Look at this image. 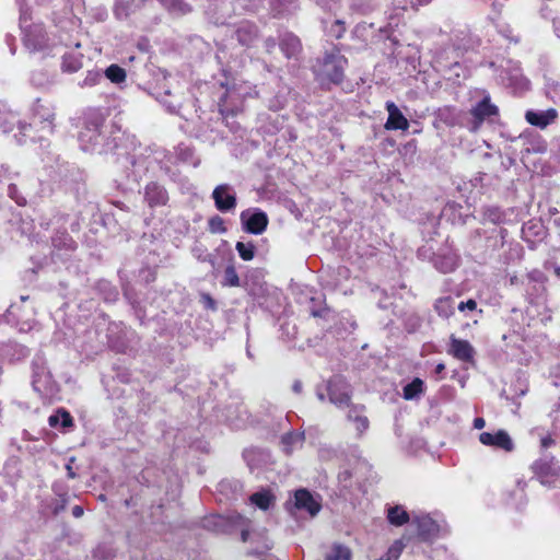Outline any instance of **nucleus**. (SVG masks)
<instances>
[{
    "mask_svg": "<svg viewBox=\"0 0 560 560\" xmlns=\"http://www.w3.org/2000/svg\"><path fill=\"white\" fill-rule=\"evenodd\" d=\"M130 144L131 151H128L126 156L131 165L128 176H131L138 183L149 173L154 174L160 168V159L150 148H142L137 144L133 137Z\"/></svg>",
    "mask_w": 560,
    "mask_h": 560,
    "instance_id": "f257e3e1",
    "label": "nucleus"
},
{
    "mask_svg": "<svg viewBox=\"0 0 560 560\" xmlns=\"http://www.w3.org/2000/svg\"><path fill=\"white\" fill-rule=\"evenodd\" d=\"M105 128L104 118L100 113L90 114L79 136L82 149L98 153L107 152L110 147L105 142Z\"/></svg>",
    "mask_w": 560,
    "mask_h": 560,
    "instance_id": "f03ea898",
    "label": "nucleus"
},
{
    "mask_svg": "<svg viewBox=\"0 0 560 560\" xmlns=\"http://www.w3.org/2000/svg\"><path fill=\"white\" fill-rule=\"evenodd\" d=\"M347 65V59L339 52V50L332 49L331 51H327L320 61L318 77L338 84L343 79V72Z\"/></svg>",
    "mask_w": 560,
    "mask_h": 560,
    "instance_id": "7ed1b4c3",
    "label": "nucleus"
},
{
    "mask_svg": "<svg viewBox=\"0 0 560 560\" xmlns=\"http://www.w3.org/2000/svg\"><path fill=\"white\" fill-rule=\"evenodd\" d=\"M27 12L21 8L20 26L24 34V45L32 51L43 50L48 46V37L42 24H28Z\"/></svg>",
    "mask_w": 560,
    "mask_h": 560,
    "instance_id": "20e7f679",
    "label": "nucleus"
},
{
    "mask_svg": "<svg viewBox=\"0 0 560 560\" xmlns=\"http://www.w3.org/2000/svg\"><path fill=\"white\" fill-rule=\"evenodd\" d=\"M54 117L55 113L51 105L37 100L32 107V121L28 125L21 124L20 128L24 136L26 135V131H30L33 128H39L44 132L51 133L54 131Z\"/></svg>",
    "mask_w": 560,
    "mask_h": 560,
    "instance_id": "39448f33",
    "label": "nucleus"
},
{
    "mask_svg": "<svg viewBox=\"0 0 560 560\" xmlns=\"http://www.w3.org/2000/svg\"><path fill=\"white\" fill-rule=\"evenodd\" d=\"M32 385L34 390L43 396H50L56 392V382L48 371L46 361L42 357H36L32 362Z\"/></svg>",
    "mask_w": 560,
    "mask_h": 560,
    "instance_id": "423d86ee",
    "label": "nucleus"
},
{
    "mask_svg": "<svg viewBox=\"0 0 560 560\" xmlns=\"http://www.w3.org/2000/svg\"><path fill=\"white\" fill-rule=\"evenodd\" d=\"M329 401L342 408L349 406L351 399V387L341 375H334L325 385Z\"/></svg>",
    "mask_w": 560,
    "mask_h": 560,
    "instance_id": "0eeeda50",
    "label": "nucleus"
},
{
    "mask_svg": "<svg viewBox=\"0 0 560 560\" xmlns=\"http://www.w3.org/2000/svg\"><path fill=\"white\" fill-rule=\"evenodd\" d=\"M240 219L244 230L256 235L261 234L268 225L267 214L257 208L242 211Z\"/></svg>",
    "mask_w": 560,
    "mask_h": 560,
    "instance_id": "6e6552de",
    "label": "nucleus"
},
{
    "mask_svg": "<svg viewBox=\"0 0 560 560\" xmlns=\"http://www.w3.org/2000/svg\"><path fill=\"white\" fill-rule=\"evenodd\" d=\"M499 113L498 107L491 103L490 97L487 95L478 102L471 109L472 116L471 126L469 129L474 132L478 131L486 119L497 116Z\"/></svg>",
    "mask_w": 560,
    "mask_h": 560,
    "instance_id": "1a4fd4ad",
    "label": "nucleus"
},
{
    "mask_svg": "<svg viewBox=\"0 0 560 560\" xmlns=\"http://www.w3.org/2000/svg\"><path fill=\"white\" fill-rule=\"evenodd\" d=\"M211 197L220 212H230L236 208V194L229 184L218 185L213 189Z\"/></svg>",
    "mask_w": 560,
    "mask_h": 560,
    "instance_id": "9d476101",
    "label": "nucleus"
},
{
    "mask_svg": "<svg viewBox=\"0 0 560 560\" xmlns=\"http://www.w3.org/2000/svg\"><path fill=\"white\" fill-rule=\"evenodd\" d=\"M479 442L486 446L512 452L514 443L505 430H498L495 433L482 432L479 434Z\"/></svg>",
    "mask_w": 560,
    "mask_h": 560,
    "instance_id": "9b49d317",
    "label": "nucleus"
},
{
    "mask_svg": "<svg viewBox=\"0 0 560 560\" xmlns=\"http://www.w3.org/2000/svg\"><path fill=\"white\" fill-rule=\"evenodd\" d=\"M143 200L150 208L162 207L168 201V192L161 184L150 182L143 189Z\"/></svg>",
    "mask_w": 560,
    "mask_h": 560,
    "instance_id": "f8f14e48",
    "label": "nucleus"
},
{
    "mask_svg": "<svg viewBox=\"0 0 560 560\" xmlns=\"http://www.w3.org/2000/svg\"><path fill=\"white\" fill-rule=\"evenodd\" d=\"M447 352L457 360L464 362L472 361L475 354L472 346L467 340L458 339L454 335H452L450 338V347Z\"/></svg>",
    "mask_w": 560,
    "mask_h": 560,
    "instance_id": "ddd939ff",
    "label": "nucleus"
},
{
    "mask_svg": "<svg viewBox=\"0 0 560 560\" xmlns=\"http://www.w3.org/2000/svg\"><path fill=\"white\" fill-rule=\"evenodd\" d=\"M347 420L353 423L358 436H361L370 427V421L365 415V407L363 405L347 406Z\"/></svg>",
    "mask_w": 560,
    "mask_h": 560,
    "instance_id": "4468645a",
    "label": "nucleus"
},
{
    "mask_svg": "<svg viewBox=\"0 0 560 560\" xmlns=\"http://www.w3.org/2000/svg\"><path fill=\"white\" fill-rule=\"evenodd\" d=\"M294 505L298 510L306 511L311 516H315L320 510V503L306 489L295 491Z\"/></svg>",
    "mask_w": 560,
    "mask_h": 560,
    "instance_id": "2eb2a0df",
    "label": "nucleus"
},
{
    "mask_svg": "<svg viewBox=\"0 0 560 560\" xmlns=\"http://www.w3.org/2000/svg\"><path fill=\"white\" fill-rule=\"evenodd\" d=\"M386 110L388 112V118L385 124L387 130H407L409 128L408 119L402 115L400 109L394 102L388 101L386 103Z\"/></svg>",
    "mask_w": 560,
    "mask_h": 560,
    "instance_id": "dca6fc26",
    "label": "nucleus"
},
{
    "mask_svg": "<svg viewBox=\"0 0 560 560\" xmlns=\"http://www.w3.org/2000/svg\"><path fill=\"white\" fill-rule=\"evenodd\" d=\"M558 116V113L555 108H549L547 110H527L525 114V119L532 126H536L539 128H546L548 125L553 122Z\"/></svg>",
    "mask_w": 560,
    "mask_h": 560,
    "instance_id": "f3484780",
    "label": "nucleus"
},
{
    "mask_svg": "<svg viewBox=\"0 0 560 560\" xmlns=\"http://www.w3.org/2000/svg\"><path fill=\"white\" fill-rule=\"evenodd\" d=\"M412 522L417 525L419 536L423 540H429L439 533L438 523L429 515H415Z\"/></svg>",
    "mask_w": 560,
    "mask_h": 560,
    "instance_id": "a211bd4d",
    "label": "nucleus"
},
{
    "mask_svg": "<svg viewBox=\"0 0 560 560\" xmlns=\"http://www.w3.org/2000/svg\"><path fill=\"white\" fill-rule=\"evenodd\" d=\"M305 442L304 432L290 431L281 438V448L287 455L301 450Z\"/></svg>",
    "mask_w": 560,
    "mask_h": 560,
    "instance_id": "6ab92c4d",
    "label": "nucleus"
},
{
    "mask_svg": "<svg viewBox=\"0 0 560 560\" xmlns=\"http://www.w3.org/2000/svg\"><path fill=\"white\" fill-rule=\"evenodd\" d=\"M147 0H117L114 7V14L118 20L127 19L141 5H144Z\"/></svg>",
    "mask_w": 560,
    "mask_h": 560,
    "instance_id": "aec40b11",
    "label": "nucleus"
},
{
    "mask_svg": "<svg viewBox=\"0 0 560 560\" xmlns=\"http://www.w3.org/2000/svg\"><path fill=\"white\" fill-rule=\"evenodd\" d=\"M433 266L442 273H448L456 269L458 258L455 254H438L432 259Z\"/></svg>",
    "mask_w": 560,
    "mask_h": 560,
    "instance_id": "412c9836",
    "label": "nucleus"
},
{
    "mask_svg": "<svg viewBox=\"0 0 560 560\" xmlns=\"http://www.w3.org/2000/svg\"><path fill=\"white\" fill-rule=\"evenodd\" d=\"M280 48L287 58L295 57L301 50L300 39L291 34H284L280 39Z\"/></svg>",
    "mask_w": 560,
    "mask_h": 560,
    "instance_id": "4be33fe9",
    "label": "nucleus"
},
{
    "mask_svg": "<svg viewBox=\"0 0 560 560\" xmlns=\"http://www.w3.org/2000/svg\"><path fill=\"white\" fill-rule=\"evenodd\" d=\"M158 1L173 16H183L191 11V7L185 0H158Z\"/></svg>",
    "mask_w": 560,
    "mask_h": 560,
    "instance_id": "5701e85b",
    "label": "nucleus"
},
{
    "mask_svg": "<svg viewBox=\"0 0 560 560\" xmlns=\"http://www.w3.org/2000/svg\"><path fill=\"white\" fill-rule=\"evenodd\" d=\"M235 35L242 46H249L257 37V30L254 25L243 24L237 28Z\"/></svg>",
    "mask_w": 560,
    "mask_h": 560,
    "instance_id": "b1692460",
    "label": "nucleus"
},
{
    "mask_svg": "<svg viewBox=\"0 0 560 560\" xmlns=\"http://www.w3.org/2000/svg\"><path fill=\"white\" fill-rule=\"evenodd\" d=\"M250 503L260 510H268L273 504V495L268 490H261L249 497Z\"/></svg>",
    "mask_w": 560,
    "mask_h": 560,
    "instance_id": "393cba45",
    "label": "nucleus"
},
{
    "mask_svg": "<svg viewBox=\"0 0 560 560\" xmlns=\"http://www.w3.org/2000/svg\"><path fill=\"white\" fill-rule=\"evenodd\" d=\"M388 522L394 526H401L409 522L410 517L407 511L400 506H392L387 512Z\"/></svg>",
    "mask_w": 560,
    "mask_h": 560,
    "instance_id": "a878e982",
    "label": "nucleus"
},
{
    "mask_svg": "<svg viewBox=\"0 0 560 560\" xmlns=\"http://www.w3.org/2000/svg\"><path fill=\"white\" fill-rule=\"evenodd\" d=\"M351 550L341 544H334L325 555V560H351Z\"/></svg>",
    "mask_w": 560,
    "mask_h": 560,
    "instance_id": "bb28decb",
    "label": "nucleus"
},
{
    "mask_svg": "<svg viewBox=\"0 0 560 560\" xmlns=\"http://www.w3.org/2000/svg\"><path fill=\"white\" fill-rule=\"evenodd\" d=\"M52 246L56 249H65L72 252L77 245L72 237L67 232H57L52 237Z\"/></svg>",
    "mask_w": 560,
    "mask_h": 560,
    "instance_id": "cd10ccee",
    "label": "nucleus"
},
{
    "mask_svg": "<svg viewBox=\"0 0 560 560\" xmlns=\"http://www.w3.org/2000/svg\"><path fill=\"white\" fill-rule=\"evenodd\" d=\"M434 308L440 316L448 318L451 315L454 314L455 301L451 296L441 298L436 300Z\"/></svg>",
    "mask_w": 560,
    "mask_h": 560,
    "instance_id": "c85d7f7f",
    "label": "nucleus"
},
{
    "mask_svg": "<svg viewBox=\"0 0 560 560\" xmlns=\"http://www.w3.org/2000/svg\"><path fill=\"white\" fill-rule=\"evenodd\" d=\"M48 423L52 428H57L59 424L61 428L72 427V417L63 409L58 410L56 413L48 418Z\"/></svg>",
    "mask_w": 560,
    "mask_h": 560,
    "instance_id": "c756f323",
    "label": "nucleus"
},
{
    "mask_svg": "<svg viewBox=\"0 0 560 560\" xmlns=\"http://www.w3.org/2000/svg\"><path fill=\"white\" fill-rule=\"evenodd\" d=\"M82 68V56L77 54H65L62 57V70L66 72H77Z\"/></svg>",
    "mask_w": 560,
    "mask_h": 560,
    "instance_id": "7c9ffc66",
    "label": "nucleus"
},
{
    "mask_svg": "<svg viewBox=\"0 0 560 560\" xmlns=\"http://www.w3.org/2000/svg\"><path fill=\"white\" fill-rule=\"evenodd\" d=\"M482 217L485 221L493 224H500L504 221L505 213L499 207L489 206L483 209Z\"/></svg>",
    "mask_w": 560,
    "mask_h": 560,
    "instance_id": "2f4dec72",
    "label": "nucleus"
},
{
    "mask_svg": "<svg viewBox=\"0 0 560 560\" xmlns=\"http://www.w3.org/2000/svg\"><path fill=\"white\" fill-rule=\"evenodd\" d=\"M105 77L110 82L119 84V83L125 82V80H126V71H125V69H122L121 67H119L117 65H110L105 70Z\"/></svg>",
    "mask_w": 560,
    "mask_h": 560,
    "instance_id": "473e14b6",
    "label": "nucleus"
},
{
    "mask_svg": "<svg viewBox=\"0 0 560 560\" xmlns=\"http://www.w3.org/2000/svg\"><path fill=\"white\" fill-rule=\"evenodd\" d=\"M221 284L223 287H240L241 285L238 275L233 265H229L224 269V275H223Z\"/></svg>",
    "mask_w": 560,
    "mask_h": 560,
    "instance_id": "72a5a7b5",
    "label": "nucleus"
},
{
    "mask_svg": "<svg viewBox=\"0 0 560 560\" xmlns=\"http://www.w3.org/2000/svg\"><path fill=\"white\" fill-rule=\"evenodd\" d=\"M422 389L423 382L420 378H415L404 387V398L408 400L413 399L422 392Z\"/></svg>",
    "mask_w": 560,
    "mask_h": 560,
    "instance_id": "f704fd0d",
    "label": "nucleus"
},
{
    "mask_svg": "<svg viewBox=\"0 0 560 560\" xmlns=\"http://www.w3.org/2000/svg\"><path fill=\"white\" fill-rule=\"evenodd\" d=\"M235 248L240 257L245 261H249L255 257V246L250 242H237Z\"/></svg>",
    "mask_w": 560,
    "mask_h": 560,
    "instance_id": "c9c22d12",
    "label": "nucleus"
},
{
    "mask_svg": "<svg viewBox=\"0 0 560 560\" xmlns=\"http://www.w3.org/2000/svg\"><path fill=\"white\" fill-rule=\"evenodd\" d=\"M208 230L213 234H224L226 228L224 220L220 215H213L208 221Z\"/></svg>",
    "mask_w": 560,
    "mask_h": 560,
    "instance_id": "e433bc0d",
    "label": "nucleus"
},
{
    "mask_svg": "<svg viewBox=\"0 0 560 560\" xmlns=\"http://www.w3.org/2000/svg\"><path fill=\"white\" fill-rule=\"evenodd\" d=\"M404 549V544L401 540H396L388 548L387 552L380 558V560H397Z\"/></svg>",
    "mask_w": 560,
    "mask_h": 560,
    "instance_id": "4c0bfd02",
    "label": "nucleus"
},
{
    "mask_svg": "<svg viewBox=\"0 0 560 560\" xmlns=\"http://www.w3.org/2000/svg\"><path fill=\"white\" fill-rule=\"evenodd\" d=\"M103 79V75L98 71H88L83 81L79 83L81 88H92Z\"/></svg>",
    "mask_w": 560,
    "mask_h": 560,
    "instance_id": "58836bf2",
    "label": "nucleus"
},
{
    "mask_svg": "<svg viewBox=\"0 0 560 560\" xmlns=\"http://www.w3.org/2000/svg\"><path fill=\"white\" fill-rule=\"evenodd\" d=\"M225 518L221 515L211 516L205 520L203 526L207 528H212L215 532H224Z\"/></svg>",
    "mask_w": 560,
    "mask_h": 560,
    "instance_id": "ea45409f",
    "label": "nucleus"
},
{
    "mask_svg": "<svg viewBox=\"0 0 560 560\" xmlns=\"http://www.w3.org/2000/svg\"><path fill=\"white\" fill-rule=\"evenodd\" d=\"M171 95V92L168 90H165L163 95L160 97V102L163 104V106L166 107L167 112L171 114H177L180 107L179 102H170L167 101V97Z\"/></svg>",
    "mask_w": 560,
    "mask_h": 560,
    "instance_id": "a19ab883",
    "label": "nucleus"
},
{
    "mask_svg": "<svg viewBox=\"0 0 560 560\" xmlns=\"http://www.w3.org/2000/svg\"><path fill=\"white\" fill-rule=\"evenodd\" d=\"M31 82L36 86L43 88L46 86L50 80L47 73L43 71H34L31 75Z\"/></svg>",
    "mask_w": 560,
    "mask_h": 560,
    "instance_id": "79ce46f5",
    "label": "nucleus"
},
{
    "mask_svg": "<svg viewBox=\"0 0 560 560\" xmlns=\"http://www.w3.org/2000/svg\"><path fill=\"white\" fill-rule=\"evenodd\" d=\"M8 194L19 206H24L26 203V199L20 195L16 185H9Z\"/></svg>",
    "mask_w": 560,
    "mask_h": 560,
    "instance_id": "37998d69",
    "label": "nucleus"
},
{
    "mask_svg": "<svg viewBox=\"0 0 560 560\" xmlns=\"http://www.w3.org/2000/svg\"><path fill=\"white\" fill-rule=\"evenodd\" d=\"M68 504V499L66 495H61L58 500H56L52 504V513L58 515L61 513Z\"/></svg>",
    "mask_w": 560,
    "mask_h": 560,
    "instance_id": "c03bdc74",
    "label": "nucleus"
},
{
    "mask_svg": "<svg viewBox=\"0 0 560 560\" xmlns=\"http://www.w3.org/2000/svg\"><path fill=\"white\" fill-rule=\"evenodd\" d=\"M201 303L203 304V306L206 308H209V310H217V302L211 298L210 294L208 293H202L201 296Z\"/></svg>",
    "mask_w": 560,
    "mask_h": 560,
    "instance_id": "a18cd8bd",
    "label": "nucleus"
},
{
    "mask_svg": "<svg viewBox=\"0 0 560 560\" xmlns=\"http://www.w3.org/2000/svg\"><path fill=\"white\" fill-rule=\"evenodd\" d=\"M194 155V152L190 148L188 147H179L178 148V156L180 160L185 161V162H189L190 159L192 158Z\"/></svg>",
    "mask_w": 560,
    "mask_h": 560,
    "instance_id": "49530a36",
    "label": "nucleus"
},
{
    "mask_svg": "<svg viewBox=\"0 0 560 560\" xmlns=\"http://www.w3.org/2000/svg\"><path fill=\"white\" fill-rule=\"evenodd\" d=\"M477 307V303L475 300H468L466 302H460L458 305H457V308L462 312L466 311V310H469V311H474L476 310Z\"/></svg>",
    "mask_w": 560,
    "mask_h": 560,
    "instance_id": "de8ad7c7",
    "label": "nucleus"
},
{
    "mask_svg": "<svg viewBox=\"0 0 560 560\" xmlns=\"http://www.w3.org/2000/svg\"><path fill=\"white\" fill-rule=\"evenodd\" d=\"M553 443H555V440L550 435L544 436L540 440V445L542 448H548L551 445H553Z\"/></svg>",
    "mask_w": 560,
    "mask_h": 560,
    "instance_id": "09e8293b",
    "label": "nucleus"
},
{
    "mask_svg": "<svg viewBox=\"0 0 560 560\" xmlns=\"http://www.w3.org/2000/svg\"><path fill=\"white\" fill-rule=\"evenodd\" d=\"M265 47H266V50H267L268 52H271V51L275 49V47H276V40H275V38H272V37H268V38L265 40Z\"/></svg>",
    "mask_w": 560,
    "mask_h": 560,
    "instance_id": "8fccbe9b",
    "label": "nucleus"
},
{
    "mask_svg": "<svg viewBox=\"0 0 560 560\" xmlns=\"http://www.w3.org/2000/svg\"><path fill=\"white\" fill-rule=\"evenodd\" d=\"M83 514H84V511H83V508H82L81 505H74V506L72 508V515H73L75 518L81 517Z\"/></svg>",
    "mask_w": 560,
    "mask_h": 560,
    "instance_id": "3c124183",
    "label": "nucleus"
},
{
    "mask_svg": "<svg viewBox=\"0 0 560 560\" xmlns=\"http://www.w3.org/2000/svg\"><path fill=\"white\" fill-rule=\"evenodd\" d=\"M486 425V421L483 418H476L474 420V428L475 429H478V430H481L482 428H485Z\"/></svg>",
    "mask_w": 560,
    "mask_h": 560,
    "instance_id": "603ef678",
    "label": "nucleus"
},
{
    "mask_svg": "<svg viewBox=\"0 0 560 560\" xmlns=\"http://www.w3.org/2000/svg\"><path fill=\"white\" fill-rule=\"evenodd\" d=\"M325 385L324 386H317L316 388V396L320 401L325 400Z\"/></svg>",
    "mask_w": 560,
    "mask_h": 560,
    "instance_id": "864d4df0",
    "label": "nucleus"
},
{
    "mask_svg": "<svg viewBox=\"0 0 560 560\" xmlns=\"http://www.w3.org/2000/svg\"><path fill=\"white\" fill-rule=\"evenodd\" d=\"M550 93H552L553 96H559L560 97V83L552 84Z\"/></svg>",
    "mask_w": 560,
    "mask_h": 560,
    "instance_id": "5fc2aeb1",
    "label": "nucleus"
},
{
    "mask_svg": "<svg viewBox=\"0 0 560 560\" xmlns=\"http://www.w3.org/2000/svg\"><path fill=\"white\" fill-rule=\"evenodd\" d=\"M302 387H303V385H302L301 381H295L292 385V390L296 394H300L302 392Z\"/></svg>",
    "mask_w": 560,
    "mask_h": 560,
    "instance_id": "6e6d98bb",
    "label": "nucleus"
},
{
    "mask_svg": "<svg viewBox=\"0 0 560 560\" xmlns=\"http://www.w3.org/2000/svg\"><path fill=\"white\" fill-rule=\"evenodd\" d=\"M553 30L556 35L560 38V19L553 21Z\"/></svg>",
    "mask_w": 560,
    "mask_h": 560,
    "instance_id": "4d7b16f0",
    "label": "nucleus"
},
{
    "mask_svg": "<svg viewBox=\"0 0 560 560\" xmlns=\"http://www.w3.org/2000/svg\"><path fill=\"white\" fill-rule=\"evenodd\" d=\"M336 25L338 27V31L336 32V37H340L341 33L343 32L342 22L338 20L336 21Z\"/></svg>",
    "mask_w": 560,
    "mask_h": 560,
    "instance_id": "13d9d810",
    "label": "nucleus"
},
{
    "mask_svg": "<svg viewBox=\"0 0 560 560\" xmlns=\"http://www.w3.org/2000/svg\"><path fill=\"white\" fill-rule=\"evenodd\" d=\"M444 370H445V365L443 363H439L435 366L434 372H435L436 375H440Z\"/></svg>",
    "mask_w": 560,
    "mask_h": 560,
    "instance_id": "bf43d9fd",
    "label": "nucleus"
},
{
    "mask_svg": "<svg viewBox=\"0 0 560 560\" xmlns=\"http://www.w3.org/2000/svg\"><path fill=\"white\" fill-rule=\"evenodd\" d=\"M67 472H68V477L71 479H74L77 477L75 472L73 471V469L70 465H67Z\"/></svg>",
    "mask_w": 560,
    "mask_h": 560,
    "instance_id": "052dcab7",
    "label": "nucleus"
},
{
    "mask_svg": "<svg viewBox=\"0 0 560 560\" xmlns=\"http://www.w3.org/2000/svg\"><path fill=\"white\" fill-rule=\"evenodd\" d=\"M248 535H249L248 529L243 528V529H242V534H241V536H242V540H243V541H247V539H248Z\"/></svg>",
    "mask_w": 560,
    "mask_h": 560,
    "instance_id": "680f3d73",
    "label": "nucleus"
},
{
    "mask_svg": "<svg viewBox=\"0 0 560 560\" xmlns=\"http://www.w3.org/2000/svg\"><path fill=\"white\" fill-rule=\"evenodd\" d=\"M552 267H553V272L555 275L560 278V266L557 265V264H552Z\"/></svg>",
    "mask_w": 560,
    "mask_h": 560,
    "instance_id": "e2e57ef3",
    "label": "nucleus"
},
{
    "mask_svg": "<svg viewBox=\"0 0 560 560\" xmlns=\"http://www.w3.org/2000/svg\"><path fill=\"white\" fill-rule=\"evenodd\" d=\"M553 223H555L556 226L560 228V217L556 218L553 220Z\"/></svg>",
    "mask_w": 560,
    "mask_h": 560,
    "instance_id": "0e129e2a",
    "label": "nucleus"
},
{
    "mask_svg": "<svg viewBox=\"0 0 560 560\" xmlns=\"http://www.w3.org/2000/svg\"><path fill=\"white\" fill-rule=\"evenodd\" d=\"M431 1H432V0H418V2H419L420 4H422V5H423V4H428V3H430Z\"/></svg>",
    "mask_w": 560,
    "mask_h": 560,
    "instance_id": "69168bd1",
    "label": "nucleus"
},
{
    "mask_svg": "<svg viewBox=\"0 0 560 560\" xmlns=\"http://www.w3.org/2000/svg\"><path fill=\"white\" fill-rule=\"evenodd\" d=\"M312 315H313L314 317L322 316V314H320L318 311H313V312H312Z\"/></svg>",
    "mask_w": 560,
    "mask_h": 560,
    "instance_id": "338daca9",
    "label": "nucleus"
},
{
    "mask_svg": "<svg viewBox=\"0 0 560 560\" xmlns=\"http://www.w3.org/2000/svg\"><path fill=\"white\" fill-rule=\"evenodd\" d=\"M516 81H517V75H514V80H513V81H511V84L516 83Z\"/></svg>",
    "mask_w": 560,
    "mask_h": 560,
    "instance_id": "774afa93",
    "label": "nucleus"
}]
</instances>
